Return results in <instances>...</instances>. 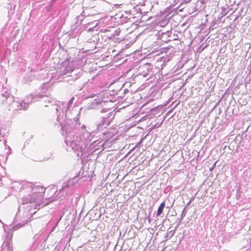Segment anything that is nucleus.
I'll use <instances>...</instances> for the list:
<instances>
[{"label":"nucleus","mask_w":251,"mask_h":251,"mask_svg":"<svg viewBox=\"0 0 251 251\" xmlns=\"http://www.w3.org/2000/svg\"><path fill=\"white\" fill-rule=\"evenodd\" d=\"M61 127L64 134L66 135L65 141L66 145L74 151H82L91 141L93 135L88 131L85 127L83 128L80 134L75 131L73 122L68 125L61 124Z\"/></svg>","instance_id":"1"},{"label":"nucleus","mask_w":251,"mask_h":251,"mask_svg":"<svg viewBox=\"0 0 251 251\" xmlns=\"http://www.w3.org/2000/svg\"><path fill=\"white\" fill-rule=\"evenodd\" d=\"M45 191V188L42 186L31 182L25 183L21 190V193L23 195L22 198V203H34V209H39L41 205L44 206L54 201L50 197L44 200L43 195Z\"/></svg>","instance_id":"2"},{"label":"nucleus","mask_w":251,"mask_h":251,"mask_svg":"<svg viewBox=\"0 0 251 251\" xmlns=\"http://www.w3.org/2000/svg\"><path fill=\"white\" fill-rule=\"evenodd\" d=\"M74 100L75 98L72 97L68 102H61L59 103V105H51L55 109L57 114L58 123L56 124V125H59L61 126L62 123L64 125H68L69 123L73 122H76L78 120L77 116L79 113H78L77 107H74L70 109Z\"/></svg>","instance_id":"3"},{"label":"nucleus","mask_w":251,"mask_h":251,"mask_svg":"<svg viewBox=\"0 0 251 251\" xmlns=\"http://www.w3.org/2000/svg\"><path fill=\"white\" fill-rule=\"evenodd\" d=\"M101 113L100 122L96 124L98 130H101L109 126L115 117L114 111L108 108H102L100 111Z\"/></svg>","instance_id":"4"},{"label":"nucleus","mask_w":251,"mask_h":251,"mask_svg":"<svg viewBox=\"0 0 251 251\" xmlns=\"http://www.w3.org/2000/svg\"><path fill=\"white\" fill-rule=\"evenodd\" d=\"M35 96L33 94H30L24 100L15 101L11 104L10 106H8L9 110H12L13 113H15L18 110H26L27 109L28 104L33 102V99Z\"/></svg>","instance_id":"5"},{"label":"nucleus","mask_w":251,"mask_h":251,"mask_svg":"<svg viewBox=\"0 0 251 251\" xmlns=\"http://www.w3.org/2000/svg\"><path fill=\"white\" fill-rule=\"evenodd\" d=\"M73 74L71 75H68L67 76V79L65 80L67 81L69 84H72V82L75 80L77 79L81 75L82 72L78 70H74L72 66H67L62 73V75H67L68 74Z\"/></svg>","instance_id":"6"},{"label":"nucleus","mask_w":251,"mask_h":251,"mask_svg":"<svg viewBox=\"0 0 251 251\" xmlns=\"http://www.w3.org/2000/svg\"><path fill=\"white\" fill-rule=\"evenodd\" d=\"M108 141H105L104 142L102 141H94L89 145L88 149L90 151L93 150L92 152H95L97 153H100L103 150L104 146L108 144Z\"/></svg>","instance_id":"7"},{"label":"nucleus","mask_w":251,"mask_h":251,"mask_svg":"<svg viewBox=\"0 0 251 251\" xmlns=\"http://www.w3.org/2000/svg\"><path fill=\"white\" fill-rule=\"evenodd\" d=\"M152 67L153 65L151 63H145L140 65L139 71L140 74L144 77H147L148 75L151 76L153 73Z\"/></svg>","instance_id":"8"},{"label":"nucleus","mask_w":251,"mask_h":251,"mask_svg":"<svg viewBox=\"0 0 251 251\" xmlns=\"http://www.w3.org/2000/svg\"><path fill=\"white\" fill-rule=\"evenodd\" d=\"M0 101L2 104L6 105L8 108V106H10L15 101L14 97L11 95L8 92L5 91L4 94H2L0 96Z\"/></svg>","instance_id":"9"},{"label":"nucleus","mask_w":251,"mask_h":251,"mask_svg":"<svg viewBox=\"0 0 251 251\" xmlns=\"http://www.w3.org/2000/svg\"><path fill=\"white\" fill-rule=\"evenodd\" d=\"M13 234L11 233H8L7 234L5 241L1 246L0 251H13V247L12 246V238Z\"/></svg>","instance_id":"10"},{"label":"nucleus","mask_w":251,"mask_h":251,"mask_svg":"<svg viewBox=\"0 0 251 251\" xmlns=\"http://www.w3.org/2000/svg\"><path fill=\"white\" fill-rule=\"evenodd\" d=\"M113 96V94L111 93V90L110 89L108 91L100 94L99 97V99L103 103L107 101H112Z\"/></svg>","instance_id":"11"},{"label":"nucleus","mask_w":251,"mask_h":251,"mask_svg":"<svg viewBox=\"0 0 251 251\" xmlns=\"http://www.w3.org/2000/svg\"><path fill=\"white\" fill-rule=\"evenodd\" d=\"M102 102L100 101L99 98L97 100L95 99L91 103H89L88 108L89 109H98L100 111L102 109L103 105L102 104Z\"/></svg>","instance_id":"12"},{"label":"nucleus","mask_w":251,"mask_h":251,"mask_svg":"<svg viewBox=\"0 0 251 251\" xmlns=\"http://www.w3.org/2000/svg\"><path fill=\"white\" fill-rule=\"evenodd\" d=\"M33 96H35V98L33 99V102H35L38 100V98H42L44 100H43L44 102L43 104L45 106H48L47 104L51 102V100L46 96V95H44L43 94H39L38 95H33Z\"/></svg>","instance_id":"13"},{"label":"nucleus","mask_w":251,"mask_h":251,"mask_svg":"<svg viewBox=\"0 0 251 251\" xmlns=\"http://www.w3.org/2000/svg\"><path fill=\"white\" fill-rule=\"evenodd\" d=\"M76 178V176H75L72 179H69L67 183H63V188L67 187H72L74 186L75 184V180Z\"/></svg>","instance_id":"14"},{"label":"nucleus","mask_w":251,"mask_h":251,"mask_svg":"<svg viewBox=\"0 0 251 251\" xmlns=\"http://www.w3.org/2000/svg\"><path fill=\"white\" fill-rule=\"evenodd\" d=\"M131 17H132V15H131V13L129 11H125L124 14H122L121 16V18H125V20H124V22H127L128 21L130 20Z\"/></svg>","instance_id":"15"},{"label":"nucleus","mask_w":251,"mask_h":251,"mask_svg":"<svg viewBox=\"0 0 251 251\" xmlns=\"http://www.w3.org/2000/svg\"><path fill=\"white\" fill-rule=\"evenodd\" d=\"M165 206V202H162L158 208L157 212L156 213L157 216H160L163 213V209Z\"/></svg>","instance_id":"16"},{"label":"nucleus","mask_w":251,"mask_h":251,"mask_svg":"<svg viewBox=\"0 0 251 251\" xmlns=\"http://www.w3.org/2000/svg\"><path fill=\"white\" fill-rule=\"evenodd\" d=\"M123 91V87L121 88H117L116 89H113L111 90V93L113 94V96L118 95Z\"/></svg>","instance_id":"17"},{"label":"nucleus","mask_w":251,"mask_h":251,"mask_svg":"<svg viewBox=\"0 0 251 251\" xmlns=\"http://www.w3.org/2000/svg\"><path fill=\"white\" fill-rule=\"evenodd\" d=\"M26 222L23 223V224L18 223V224L13 226L12 227L11 229L13 231L16 230L18 229L19 228H20V227H22L24 225H25L26 224Z\"/></svg>","instance_id":"18"},{"label":"nucleus","mask_w":251,"mask_h":251,"mask_svg":"<svg viewBox=\"0 0 251 251\" xmlns=\"http://www.w3.org/2000/svg\"><path fill=\"white\" fill-rule=\"evenodd\" d=\"M48 84L47 83H44L41 85L40 88L43 91V92H45V91L48 89Z\"/></svg>","instance_id":"19"},{"label":"nucleus","mask_w":251,"mask_h":251,"mask_svg":"<svg viewBox=\"0 0 251 251\" xmlns=\"http://www.w3.org/2000/svg\"><path fill=\"white\" fill-rule=\"evenodd\" d=\"M121 30L120 28H118L117 29L115 30L112 34L111 36L112 37H115L117 36H119L120 35V33H121Z\"/></svg>","instance_id":"20"},{"label":"nucleus","mask_w":251,"mask_h":251,"mask_svg":"<svg viewBox=\"0 0 251 251\" xmlns=\"http://www.w3.org/2000/svg\"><path fill=\"white\" fill-rule=\"evenodd\" d=\"M186 208V206L184 208V209L182 212V213L181 215V217L179 219V223H178V225H179V223L181 222V221L183 220L184 217L186 215V212H185Z\"/></svg>","instance_id":"21"},{"label":"nucleus","mask_w":251,"mask_h":251,"mask_svg":"<svg viewBox=\"0 0 251 251\" xmlns=\"http://www.w3.org/2000/svg\"><path fill=\"white\" fill-rule=\"evenodd\" d=\"M240 188L238 187V188H237V189H236V198L237 199H239L238 197H239V196L240 195Z\"/></svg>","instance_id":"22"},{"label":"nucleus","mask_w":251,"mask_h":251,"mask_svg":"<svg viewBox=\"0 0 251 251\" xmlns=\"http://www.w3.org/2000/svg\"><path fill=\"white\" fill-rule=\"evenodd\" d=\"M117 96V98H120V99H123L125 96V95L123 94V92H121V93H120V94H119Z\"/></svg>","instance_id":"23"},{"label":"nucleus","mask_w":251,"mask_h":251,"mask_svg":"<svg viewBox=\"0 0 251 251\" xmlns=\"http://www.w3.org/2000/svg\"><path fill=\"white\" fill-rule=\"evenodd\" d=\"M228 11H226V9H224L223 10L222 12L221 13V14L222 15V16H225L227 15Z\"/></svg>","instance_id":"24"},{"label":"nucleus","mask_w":251,"mask_h":251,"mask_svg":"<svg viewBox=\"0 0 251 251\" xmlns=\"http://www.w3.org/2000/svg\"><path fill=\"white\" fill-rule=\"evenodd\" d=\"M161 34L162 35V37L163 36H169L171 35V33L170 31H168L167 32H166L165 33L163 32L162 33H161Z\"/></svg>","instance_id":"25"},{"label":"nucleus","mask_w":251,"mask_h":251,"mask_svg":"<svg viewBox=\"0 0 251 251\" xmlns=\"http://www.w3.org/2000/svg\"><path fill=\"white\" fill-rule=\"evenodd\" d=\"M216 163H217V161L215 162L214 164H213L212 165V166L210 168V171L212 172L215 168L216 167Z\"/></svg>","instance_id":"26"},{"label":"nucleus","mask_w":251,"mask_h":251,"mask_svg":"<svg viewBox=\"0 0 251 251\" xmlns=\"http://www.w3.org/2000/svg\"><path fill=\"white\" fill-rule=\"evenodd\" d=\"M123 92V94H124L125 95L129 92V90L127 89H123V91L122 92Z\"/></svg>","instance_id":"27"},{"label":"nucleus","mask_w":251,"mask_h":251,"mask_svg":"<svg viewBox=\"0 0 251 251\" xmlns=\"http://www.w3.org/2000/svg\"><path fill=\"white\" fill-rule=\"evenodd\" d=\"M80 198H79V196L78 195H77L76 197H75V205H77V201H78L79 200Z\"/></svg>","instance_id":"28"},{"label":"nucleus","mask_w":251,"mask_h":251,"mask_svg":"<svg viewBox=\"0 0 251 251\" xmlns=\"http://www.w3.org/2000/svg\"><path fill=\"white\" fill-rule=\"evenodd\" d=\"M191 1V0H183L182 3H188V2H190Z\"/></svg>","instance_id":"29"},{"label":"nucleus","mask_w":251,"mask_h":251,"mask_svg":"<svg viewBox=\"0 0 251 251\" xmlns=\"http://www.w3.org/2000/svg\"><path fill=\"white\" fill-rule=\"evenodd\" d=\"M26 77H27V78H29L30 80L31 78L32 77V76L31 75H27L26 76Z\"/></svg>","instance_id":"30"},{"label":"nucleus","mask_w":251,"mask_h":251,"mask_svg":"<svg viewBox=\"0 0 251 251\" xmlns=\"http://www.w3.org/2000/svg\"><path fill=\"white\" fill-rule=\"evenodd\" d=\"M191 203V201H189L188 203H187L186 206L189 205V204Z\"/></svg>","instance_id":"31"},{"label":"nucleus","mask_w":251,"mask_h":251,"mask_svg":"<svg viewBox=\"0 0 251 251\" xmlns=\"http://www.w3.org/2000/svg\"><path fill=\"white\" fill-rule=\"evenodd\" d=\"M35 161H41V160H33Z\"/></svg>","instance_id":"32"},{"label":"nucleus","mask_w":251,"mask_h":251,"mask_svg":"<svg viewBox=\"0 0 251 251\" xmlns=\"http://www.w3.org/2000/svg\"><path fill=\"white\" fill-rule=\"evenodd\" d=\"M77 18H78V19H77V21H78V20H79V19L80 18V17H79V16H78V17H77Z\"/></svg>","instance_id":"33"},{"label":"nucleus","mask_w":251,"mask_h":251,"mask_svg":"<svg viewBox=\"0 0 251 251\" xmlns=\"http://www.w3.org/2000/svg\"><path fill=\"white\" fill-rule=\"evenodd\" d=\"M1 130L0 129V135H1Z\"/></svg>","instance_id":"34"},{"label":"nucleus","mask_w":251,"mask_h":251,"mask_svg":"<svg viewBox=\"0 0 251 251\" xmlns=\"http://www.w3.org/2000/svg\"><path fill=\"white\" fill-rule=\"evenodd\" d=\"M134 4H138L136 2H134Z\"/></svg>","instance_id":"35"}]
</instances>
